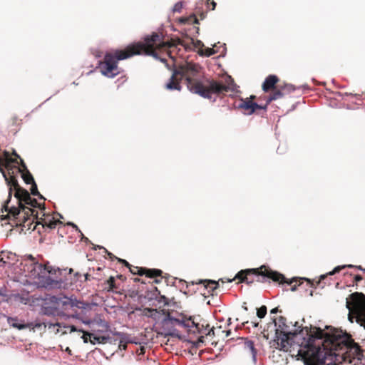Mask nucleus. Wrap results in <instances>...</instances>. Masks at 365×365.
I'll return each mask as SVG.
<instances>
[{"label":"nucleus","mask_w":365,"mask_h":365,"mask_svg":"<svg viewBox=\"0 0 365 365\" xmlns=\"http://www.w3.org/2000/svg\"><path fill=\"white\" fill-rule=\"evenodd\" d=\"M180 291L182 292H183L185 294H187V291L186 290L182 291V288L180 289Z\"/></svg>","instance_id":"nucleus-61"},{"label":"nucleus","mask_w":365,"mask_h":365,"mask_svg":"<svg viewBox=\"0 0 365 365\" xmlns=\"http://www.w3.org/2000/svg\"><path fill=\"white\" fill-rule=\"evenodd\" d=\"M0 262H2L3 264L6 263V262L4 260V259L1 257H0Z\"/></svg>","instance_id":"nucleus-57"},{"label":"nucleus","mask_w":365,"mask_h":365,"mask_svg":"<svg viewBox=\"0 0 365 365\" xmlns=\"http://www.w3.org/2000/svg\"><path fill=\"white\" fill-rule=\"evenodd\" d=\"M179 283H180V284H182L183 285L184 283H185V282L182 281V280H179Z\"/></svg>","instance_id":"nucleus-62"},{"label":"nucleus","mask_w":365,"mask_h":365,"mask_svg":"<svg viewBox=\"0 0 365 365\" xmlns=\"http://www.w3.org/2000/svg\"><path fill=\"white\" fill-rule=\"evenodd\" d=\"M199 329L202 330V332L200 334H203V333H205V331L207 330V327H205L203 324H200Z\"/></svg>","instance_id":"nucleus-47"},{"label":"nucleus","mask_w":365,"mask_h":365,"mask_svg":"<svg viewBox=\"0 0 365 365\" xmlns=\"http://www.w3.org/2000/svg\"><path fill=\"white\" fill-rule=\"evenodd\" d=\"M95 324L103 329L101 331H107L110 328L108 322L101 318L98 319H95Z\"/></svg>","instance_id":"nucleus-29"},{"label":"nucleus","mask_w":365,"mask_h":365,"mask_svg":"<svg viewBox=\"0 0 365 365\" xmlns=\"http://www.w3.org/2000/svg\"><path fill=\"white\" fill-rule=\"evenodd\" d=\"M278 81L279 78L277 76L274 74H269L265 78L262 85L263 91L266 93L268 92L271 88H274Z\"/></svg>","instance_id":"nucleus-19"},{"label":"nucleus","mask_w":365,"mask_h":365,"mask_svg":"<svg viewBox=\"0 0 365 365\" xmlns=\"http://www.w3.org/2000/svg\"><path fill=\"white\" fill-rule=\"evenodd\" d=\"M31 325L33 326V329L36 328V329H41L42 326H43V322H35L34 323H31Z\"/></svg>","instance_id":"nucleus-40"},{"label":"nucleus","mask_w":365,"mask_h":365,"mask_svg":"<svg viewBox=\"0 0 365 365\" xmlns=\"http://www.w3.org/2000/svg\"><path fill=\"white\" fill-rule=\"evenodd\" d=\"M344 95L348 96V95H349V94L348 93H344ZM339 96H344V94H343V93H339Z\"/></svg>","instance_id":"nucleus-56"},{"label":"nucleus","mask_w":365,"mask_h":365,"mask_svg":"<svg viewBox=\"0 0 365 365\" xmlns=\"http://www.w3.org/2000/svg\"><path fill=\"white\" fill-rule=\"evenodd\" d=\"M183 7V1H179L175 4L173 6L172 11L173 12L180 13Z\"/></svg>","instance_id":"nucleus-35"},{"label":"nucleus","mask_w":365,"mask_h":365,"mask_svg":"<svg viewBox=\"0 0 365 365\" xmlns=\"http://www.w3.org/2000/svg\"><path fill=\"white\" fill-rule=\"evenodd\" d=\"M284 96V93L280 90H276L272 92L267 98H266V103L265 105L267 106V108H268V106L273 101H275L279 98H282Z\"/></svg>","instance_id":"nucleus-26"},{"label":"nucleus","mask_w":365,"mask_h":365,"mask_svg":"<svg viewBox=\"0 0 365 365\" xmlns=\"http://www.w3.org/2000/svg\"><path fill=\"white\" fill-rule=\"evenodd\" d=\"M211 4H212V8H211V9H212V10H215V7H216V6H217L216 2H215V1H212L211 2Z\"/></svg>","instance_id":"nucleus-50"},{"label":"nucleus","mask_w":365,"mask_h":365,"mask_svg":"<svg viewBox=\"0 0 365 365\" xmlns=\"http://www.w3.org/2000/svg\"><path fill=\"white\" fill-rule=\"evenodd\" d=\"M252 324L253 327H257L259 323L257 322H252Z\"/></svg>","instance_id":"nucleus-52"},{"label":"nucleus","mask_w":365,"mask_h":365,"mask_svg":"<svg viewBox=\"0 0 365 365\" xmlns=\"http://www.w3.org/2000/svg\"><path fill=\"white\" fill-rule=\"evenodd\" d=\"M0 296L1 297H6V289L5 287H1L0 288Z\"/></svg>","instance_id":"nucleus-44"},{"label":"nucleus","mask_w":365,"mask_h":365,"mask_svg":"<svg viewBox=\"0 0 365 365\" xmlns=\"http://www.w3.org/2000/svg\"><path fill=\"white\" fill-rule=\"evenodd\" d=\"M31 194L34 196H38L39 199H44L43 196L40 194L38 190L37 185L36 182L31 183Z\"/></svg>","instance_id":"nucleus-32"},{"label":"nucleus","mask_w":365,"mask_h":365,"mask_svg":"<svg viewBox=\"0 0 365 365\" xmlns=\"http://www.w3.org/2000/svg\"><path fill=\"white\" fill-rule=\"evenodd\" d=\"M97 249H102L103 250V252H105L111 259H117L120 263H121L123 265L128 267L130 269V271L133 274H137L139 276L145 275L148 278H155L153 283L150 284L149 286L147 285L146 282L144 281H141V284L138 287V292H142V294H145V290L146 289V287L149 289L151 288V285H153V283L158 284L161 282V279H158V277H160L163 274V271L159 269H150L146 267H135L134 269H136V272L131 268V265L123 259L118 258L117 257L114 256L111 252H108L106 248H104L102 246L96 245L93 247V250H96Z\"/></svg>","instance_id":"nucleus-9"},{"label":"nucleus","mask_w":365,"mask_h":365,"mask_svg":"<svg viewBox=\"0 0 365 365\" xmlns=\"http://www.w3.org/2000/svg\"><path fill=\"white\" fill-rule=\"evenodd\" d=\"M279 310L278 309L277 307H275V308H273L271 311H270V313L271 314H276L277 312H279Z\"/></svg>","instance_id":"nucleus-49"},{"label":"nucleus","mask_w":365,"mask_h":365,"mask_svg":"<svg viewBox=\"0 0 365 365\" xmlns=\"http://www.w3.org/2000/svg\"><path fill=\"white\" fill-rule=\"evenodd\" d=\"M145 55L153 56L155 59L159 60L160 62L164 63L168 68H169V64L168 63V61L165 58H162L160 56L153 51L147 52Z\"/></svg>","instance_id":"nucleus-30"},{"label":"nucleus","mask_w":365,"mask_h":365,"mask_svg":"<svg viewBox=\"0 0 365 365\" xmlns=\"http://www.w3.org/2000/svg\"><path fill=\"white\" fill-rule=\"evenodd\" d=\"M160 40V36L155 32L145 35L142 41L130 43L125 50L115 49L113 52H106L103 61H99L98 67L102 75L107 78H113L120 73L118 66L120 61L128 59L135 55H145L148 49L153 47L155 43Z\"/></svg>","instance_id":"nucleus-4"},{"label":"nucleus","mask_w":365,"mask_h":365,"mask_svg":"<svg viewBox=\"0 0 365 365\" xmlns=\"http://www.w3.org/2000/svg\"><path fill=\"white\" fill-rule=\"evenodd\" d=\"M301 279H303V280H305L307 281V286H309L310 287H312L313 286V283L309 279H307V278H301Z\"/></svg>","instance_id":"nucleus-46"},{"label":"nucleus","mask_w":365,"mask_h":365,"mask_svg":"<svg viewBox=\"0 0 365 365\" xmlns=\"http://www.w3.org/2000/svg\"><path fill=\"white\" fill-rule=\"evenodd\" d=\"M250 275H254L256 278L255 280L259 282L270 283L273 282H278L279 284L287 282V279L284 274L272 270L265 265H262L259 268L242 269L235 274L234 279H228L227 281L232 282L234 279H239L240 282L251 284L255 281V279L253 277H250Z\"/></svg>","instance_id":"nucleus-8"},{"label":"nucleus","mask_w":365,"mask_h":365,"mask_svg":"<svg viewBox=\"0 0 365 365\" xmlns=\"http://www.w3.org/2000/svg\"><path fill=\"white\" fill-rule=\"evenodd\" d=\"M0 172L6 185L14 186L15 198L18 204L21 205L22 201L30 200L29 192L21 187L17 180V178L20 175L26 184L35 182L33 175L25 164V161H0Z\"/></svg>","instance_id":"nucleus-6"},{"label":"nucleus","mask_w":365,"mask_h":365,"mask_svg":"<svg viewBox=\"0 0 365 365\" xmlns=\"http://www.w3.org/2000/svg\"><path fill=\"white\" fill-rule=\"evenodd\" d=\"M21 269L24 271L26 276L33 278L36 281L34 283L38 288H46L48 289L66 288L73 282H83L81 279L82 275L76 272L73 275V279L71 276L73 269L56 268L49 264L46 261L43 263L39 262L33 255H25L21 263ZM84 281L90 278L88 273L83 275Z\"/></svg>","instance_id":"nucleus-1"},{"label":"nucleus","mask_w":365,"mask_h":365,"mask_svg":"<svg viewBox=\"0 0 365 365\" xmlns=\"http://www.w3.org/2000/svg\"><path fill=\"white\" fill-rule=\"evenodd\" d=\"M68 225H71V226H72L73 227H74V228L76 230V231H78V232L80 233L81 236L82 237V240H83L86 243H91V241L88 240V238H87L86 237H85V236L83 235V233L81 232V231L78 229V227H77V225H75L73 222H68Z\"/></svg>","instance_id":"nucleus-36"},{"label":"nucleus","mask_w":365,"mask_h":365,"mask_svg":"<svg viewBox=\"0 0 365 365\" xmlns=\"http://www.w3.org/2000/svg\"><path fill=\"white\" fill-rule=\"evenodd\" d=\"M65 351L67 352L69 355H71V350L70 349L69 347H66V349H65Z\"/></svg>","instance_id":"nucleus-51"},{"label":"nucleus","mask_w":365,"mask_h":365,"mask_svg":"<svg viewBox=\"0 0 365 365\" xmlns=\"http://www.w3.org/2000/svg\"><path fill=\"white\" fill-rule=\"evenodd\" d=\"M199 283H204L205 288L208 291V292L215 291L219 287V283L212 279H201L199 281Z\"/></svg>","instance_id":"nucleus-25"},{"label":"nucleus","mask_w":365,"mask_h":365,"mask_svg":"<svg viewBox=\"0 0 365 365\" xmlns=\"http://www.w3.org/2000/svg\"><path fill=\"white\" fill-rule=\"evenodd\" d=\"M180 73H182V71H180L178 68H175L173 70L172 76H170V78H169V80L165 85V88L167 90H168L170 91H181L182 86H181L180 81L179 79H178L177 78H175V76H180Z\"/></svg>","instance_id":"nucleus-17"},{"label":"nucleus","mask_w":365,"mask_h":365,"mask_svg":"<svg viewBox=\"0 0 365 365\" xmlns=\"http://www.w3.org/2000/svg\"><path fill=\"white\" fill-rule=\"evenodd\" d=\"M312 294H313V291H312V290H311V291H310V293H309V295L312 296Z\"/></svg>","instance_id":"nucleus-64"},{"label":"nucleus","mask_w":365,"mask_h":365,"mask_svg":"<svg viewBox=\"0 0 365 365\" xmlns=\"http://www.w3.org/2000/svg\"><path fill=\"white\" fill-rule=\"evenodd\" d=\"M257 110H263L264 112H267V106L259 104L256 102H252V110L250 111L251 115L255 113Z\"/></svg>","instance_id":"nucleus-31"},{"label":"nucleus","mask_w":365,"mask_h":365,"mask_svg":"<svg viewBox=\"0 0 365 365\" xmlns=\"http://www.w3.org/2000/svg\"><path fill=\"white\" fill-rule=\"evenodd\" d=\"M209 1H210V0H200V1L196 3V6L195 8V12H193L189 15L190 21H192V24H200L197 16H200V17L202 20L205 18L207 11H205L203 7L205 5L207 9H210Z\"/></svg>","instance_id":"nucleus-16"},{"label":"nucleus","mask_w":365,"mask_h":365,"mask_svg":"<svg viewBox=\"0 0 365 365\" xmlns=\"http://www.w3.org/2000/svg\"><path fill=\"white\" fill-rule=\"evenodd\" d=\"M7 322L11 327L18 330H23L30 327L29 324L25 323L24 320L19 319L17 317H9L7 318Z\"/></svg>","instance_id":"nucleus-21"},{"label":"nucleus","mask_w":365,"mask_h":365,"mask_svg":"<svg viewBox=\"0 0 365 365\" xmlns=\"http://www.w3.org/2000/svg\"><path fill=\"white\" fill-rule=\"evenodd\" d=\"M140 297H143L148 301L155 300L159 304H163L164 307L180 308L179 303L177 302L174 298L170 299L165 295L161 294L158 289L154 285H151L150 289L146 287L145 294H141Z\"/></svg>","instance_id":"nucleus-11"},{"label":"nucleus","mask_w":365,"mask_h":365,"mask_svg":"<svg viewBox=\"0 0 365 365\" xmlns=\"http://www.w3.org/2000/svg\"><path fill=\"white\" fill-rule=\"evenodd\" d=\"M297 287L296 285H294V286H292V287H291V289H291V291H292V292H294V291H296V290H297Z\"/></svg>","instance_id":"nucleus-53"},{"label":"nucleus","mask_w":365,"mask_h":365,"mask_svg":"<svg viewBox=\"0 0 365 365\" xmlns=\"http://www.w3.org/2000/svg\"><path fill=\"white\" fill-rule=\"evenodd\" d=\"M363 279V277H361V275L360 274H356L354 275V282L356 283H358L360 281H361Z\"/></svg>","instance_id":"nucleus-42"},{"label":"nucleus","mask_w":365,"mask_h":365,"mask_svg":"<svg viewBox=\"0 0 365 365\" xmlns=\"http://www.w3.org/2000/svg\"><path fill=\"white\" fill-rule=\"evenodd\" d=\"M353 267H356L358 269H360V270H362L364 272H365V269H363L361 266H354Z\"/></svg>","instance_id":"nucleus-54"},{"label":"nucleus","mask_w":365,"mask_h":365,"mask_svg":"<svg viewBox=\"0 0 365 365\" xmlns=\"http://www.w3.org/2000/svg\"><path fill=\"white\" fill-rule=\"evenodd\" d=\"M120 349H126V345H125L124 344H123V345L121 346V347H120Z\"/></svg>","instance_id":"nucleus-58"},{"label":"nucleus","mask_w":365,"mask_h":365,"mask_svg":"<svg viewBox=\"0 0 365 365\" xmlns=\"http://www.w3.org/2000/svg\"><path fill=\"white\" fill-rule=\"evenodd\" d=\"M44 328L48 327V329H51V327H58L56 332L59 333L61 332V334H66L68 332L72 333L76 331H83L82 328H78L75 325L72 324H67L63 322H51L47 320H44L43 322Z\"/></svg>","instance_id":"nucleus-15"},{"label":"nucleus","mask_w":365,"mask_h":365,"mask_svg":"<svg viewBox=\"0 0 365 365\" xmlns=\"http://www.w3.org/2000/svg\"><path fill=\"white\" fill-rule=\"evenodd\" d=\"M115 279L113 277H110L108 280V282L109 284V285L110 287H113L114 286V284H115Z\"/></svg>","instance_id":"nucleus-43"},{"label":"nucleus","mask_w":365,"mask_h":365,"mask_svg":"<svg viewBox=\"0 0 365 365\" xmlns=\"http://www.w3.org/2000/svg\"><path fill=\"white\" fill-rule=\"evenodd\" d=\"M191 42L195 48H200L204 47V43L200 40H194L193 38H191Z\"/></svg>","instance_id":"nucleus-37"},{"label":"nucleus","mask_w":365,"mask_h":365,"mask_svg":"<svg viewBox=\"0 0 365 365\" xmlns=\"http://www.w3.org/2000/svg\"><path fill=\"white\" fill-rule=\"evenodd\" d=\"M217 47L216 44L214 45L213 48H205V51H202L199 53L200 56H210L217 52H220L219 49H215V48ZM222 48V51H220V54L219 57H225L227 52V48L225 43H224L222 46H220L219 48Z\"/></svg>","instance_id":"nucleus-20"},{"label":"nucleus","mask_w":365,"mask_h":365,"mask_svg":"<svg viewBox=\"0 0 365 365\" xmlns=\"http://www.w3.org/2000/svg\"><path fill=\"white\" fill-rule=\"evenodd\" d=\"M114 334L120 336V338L119 347H121L123 344H124L125 345H127V344H138L135 341V339H132L128 334L116 331L114 333Z\"/></svg>","instance_id":"nucleus-22"},{"label":"nucleus","mask_w":365,"mask_h":365,"mask_svg":"<svg viewBox=\"0 0 365 365\" xmlns=\"http://www.w3.org/2000/svg\"><path fill=\"white\" fill-rule=\"evenodd\" d=\"M180 21L181 23H192V21H190V18H189V16L187 17V18H182Z\"/></svg>","instance_id":"nucleus-45"},{"label":"nucleus","mask_w":365,"mask_h":365,"mask_svg":"<svg viewBox=\"0 0 365 365\" xmlns=\"http://www.w3.org/2000/svg\"><path fill=\"white\" fill-rule=\"evenodd\" d=\"M160 324L162 331L159 332L160 334L165 337L172 336L180 340H185V336L180 334L178 329L175 328V324L173 322V316L170 314L165 317L160 322Z\"/></svg>","instance_id":"nucleus-12"},{"label":"nucleus","mask_w":365,"mask_h":365,"mask_svg":"<svg viewBox=\"0 0 365 365\" xmlns=\"http://www.w3.org/2000/svg\"><path fill=\"white\" fill-rule=\"evenodd\" d=\"M48 227L49 228L53 229L55 228L56 225L54 223H51Z\"/></svg>","instance_id":"nucleus-55"},{"label":"nucleus","mask_w":365,"mask_h":365,"mask_svg":"<svg viewBox=\"0 0 365 365\" xmlns=\"http://www.w3.org/2000/svg\"><path fill=\"white\" fill-rule=\"evenodd\" d=\"M257 351L252 353V361L254 365H257Z\"/></svg>","instance_id":"nucleus-41"},{"label":"nucleus","mask_w":365,"mask_h":365,"mask_svg":"<svg viewBox=\"0 0 365 365\" xmlns=\"http://www.w3.org/2000/svg\"><path fill=\"white\" fill-rule=\"evenodd\" d=\"M215 334V331H214V329H210L207 333H206V335L207 336H211V335H214Z\"/></svg>","instance_id":"nucleus-48"},{"label":"nucleus","mask_w":365,"mask_h":365,"mask_svg":"<svg viewBox=\"0 0 365 365\" xmlns=\"http://www.w3.org/2000/svg\"><path fill=\"white\" fill-rule=\"evenodd\" d=\"M241 339L243 342V348L245 351H249L251 354L252 353L257 351L254 341L250 339L248 337H242Z\"/></svg>","instance_id":"nucleus-24"},{"label":"nucleus","mask_w":365,"mask_h":365,"mask_svg":"<svg viewBox=\"0 0 365 365\" xmlns=\"http://www.w3.org/2000/svg\"><path fill=\"white\" fill-rule=\"evenodd\" d=\"M185 341H186V339ZM187 341L192 344V348H198L201 344L204 343V336H199L196 341L187 340Z\"/></svg>","instance_id":"nucleus-33"},{"label":"nucleus","mask_w":365,"mask_h":365,"mask_svg":"<svg viewBox=\"0 0 365 365\" xmlns=\"http://www.w3.org/2000/svg\"><path fill=\"white\" fill-rule=\"evenodd\" d=\"M267 307L265 305L261 306L259 308L257 309V316L259 319L264 318L267 314Z\"/></svg>","instance_id":"nucleus-34"},{"label":"nucleus","mask_w":365,"mask_h":365,"mask_svg":"<svg viewBox=\"0 0 365 365\" xmlns=\"http://www.w3.org/2000/svg\"><path fill=\"white\" fill-rule=\"evenodd\" d=\"M141 279L140 278H135L134 279V282H140Z\"/></svg>","instance_id":"nucleus-59"},{"label":"nucleus","mask_w":365,"mask_h":365,"mask_svg":"<svg viewBox=\"0 0 365 365\" xmlns=\"http://www.w3.org/2000/svg\"><path fill=\"white\" fill-rule=\"evenodd\" d=\"M309 88V87L308 85H303L299 87H296L294 85L290 83L284 84V87L282 88V89L286 90L289 93L295 91L297 89H303V91H304L308 90Z\"/></svg>","instance_id":"nucleus-28"},{"label":"nucleus","mask_w":365,"mask_h":365,"mask_svg":"<svg viewBox=\"0 0 365 365\" xmlns=\"http://www.w3.org/2000/svg\"><path fill=\"white\" fill-rule=\"evenodd\" d=\"M307 355L304 365H336L338 343L341 341L336 336H324L310 335L304 338Z\"/></svg>","instance_id":"nucleus-5"},{"label":"nucleus","mask_w":365,"mask_h":365,"mask_svg":"<svg viewBox=\"0 0 365 365\" xmlns=\"http://www.w3.org/2000/svg\"><path fill=\"white\" fill-rule=\"evenodd\" d=\"M353 267H354V265H352V264H344V265L336 266L331 272L327 273L326 274H322L320 276V279H324L327 277V276H328V275H334L336 273H339L341 270H342L346 267L352 268Z\"/></svg>","instance_id":"nucleus-27"},{"label":"nucleus","mask_w":365,"mask_h":365,"mask_svg":"<svg viewBox=\"0 0 365 365\" xmlns=\"http://www.w3.org/2000/svg\"><path fill=\"white\" fill-rule=\"evenodd\" d=\"M83 329V331H80V332L83 333V334L81 336V338L83 339L84 343H88V341H90V337H89L88 334H91V333L88 331H84L83 329Z\"/></svg>","instance_id":"nucleus-38"},{"label":"nucleus","mask_w":365,"mask_h":365,"mask_svg":"<svg viewBox=\"0 0 365 365\" xmlns=\"http://www.w3.org/2000/svg\"><path fill=\"white\" fill-rule=\"evenodd\" d=\"M273 323L277 327L275 330V336L278 340H280V345L282 349H284L287 345H291L289 342V339L301 336L303 339L302 343V346L305 348V341L304 338L308 337L310 335L324 336L326 333L320 328H319L315 333H310L307 327H303L298 326V322H296L293 325L294 329H289V326L287 324V319L284 317L280 316L277 322L276 318H273Z\"/></svg>","instance_id":"nucleus-7"},{"label":"nucleus","mask_w":365,"mask_h":365,"mask_svg":"<svg viewBox=\"0 0 365 365\" xmlns=\"http://www.w3.org/2000/svg\"><path fill=\"white\" fill-rule=\"evenodd\" d=\"M81 320L82 323L86 324V325H89L91 326V324H93L95 323V320H91V319H79Z\"/></svg>","instance_id":"nucleus-39"},{"label":"nucleus","mask_w":365,"mask_h":365,"mask_svg":"<svg viewBox=\"0 0 365 365\" xmlns=\"http://www.w3.org/2000/svg\"><path fill=\"white\" fill-rule=\"evenodd\" d=\"M9 190H8V197L6 200H4L3 202H0V210H1V212H8L9 215H12L14 217L16 218L19 217V215L21 214V209H24V203L26 202L27 200L22 201L21 205L18 204L16 202V203L19 205V207H16L15 205L12 204L10 205L12 197V192L13 191L15 192V190L14 189V186H8Z\"/></svg>","instance_id":"nucleus-13"},{"label":"nucleus","mask_w":365,"mask_h":365,"mask_svg":"<svg viewBox=\"0 0 365 365\" xmlns=\"http://www.w3.org/2000/svg\"><path fill=\"white\" fill-rule=\"evenodd\" d=\"M182 319H178L173 316V322L175 324L181 326L187 329L189 334L192 333L197 334V333H201L202 330L200 329V323L195 322V317L192 316L187 317L182 313L180 314Z\"/></svg>","instance_id":"nucleus-14"},{"label":"nucleus","mask_w":365,"mask_h":365,"mask_svg":"<svg viewBox=\"0 0 365 365\" xmlns=\"http://www.w3.org/2000/svg\"><path fill=\"white\" fill-rule=\"evenodd\" d=\"M346 308L349 321L356 322L365 329V294L358 292L351 294L346 299Z\"/></svg>","instance_id":"nucleus-10"},{"label":"nucleus","mask_w":365,"mask_h":365,"mask_svg":"<svg viewBox=\"0 0 365 365\" xmlns=\"http://www.w3.org/2000/svg\"><path fill=\"white\" fill-rule=\"evenodd\" d=\"M182 73H180L182 78H185L187 89L192 93L197 94L203 98L209 99L212 103L217 100L212 94L220 96L225 92H240L239 88L233 78L228 76L227 84L222 81H217L200 76L202 67L198 63L187 62L182 69Z\"/></svg>","instance_id":"nucleus-2"},{"label":"nucleus","mask_w":365,"mask_h":365,"mask_svg":"<svg viewBox=\"0 0 365 365\" xmlns=\"http://www.w3.org/2000/svg\"><path fill=\"white\" fill-rule=\"evenodd\" d=\"M344 108H346V109H351V106L349 105H346V106H344Z\"/></svg>","instance_id":"nucleus-60"},{"label":"nucleus","mask_w":365,"mask_h":365,"mask_svg":"<svg viewBox=\"0 0 365 365\" xmlns=\"http://www.w3.org/2000/svg\"><path fill=\"white\" fill-rule=\"evenodd\" d=\"M256 98L255 96L251 95L250 98H240V103L238 105L235 104L234 106L235 108L245 110L246 114L251 115L250 111L252 110V101L251 99H255Z\"/></svg>","instance_id":"nucleus-18"},{"label":"nucleus","mask_w":365,"mask_h":365,"mask_svg":"<svg viewBox=\"0 0 365 365\" xmlns=\"http://www.w3.org/2000/svg\"><path fill=\"white\" fill-rule=\"evenodd\" d=\"M41 312L46 316L66 317V318L80 319L78 310L82 314H86L98 304L93 302L85 301L74 294L66 296L63 294L56 295L46 294L43 299Z\"/></svg>","instance_id":"nucleus-3"},{"label":"nucleus","mask_w":365,"mask_h":365,"mask_svg":"<svg viewBox=\"0 0 365 365\" xmlns=\"http://www.w3.org/2000/svg\"><path fill=\"white\" fill-rule=\"evenodd\" d=\"M242 308L245 310V311H247V307L245 305L242 306Z\"/></svg>","instance_id":"nucleus-63"},{"label":"nucleus","mask_w":365,"mask_h":365,"mask_svg":"<svg viewBox=\"0 0 365 365\" xmlns=\"http://www.w3.org/2000/svg\"><path fill=\"white\" fill-rule=\"evenodd\" d=\"M88 334L90 337V342L93 344H105L110 339L109 336H100L95 333Z\"/></svg>","instance_id":"nucleus-23"}]
</instances>
